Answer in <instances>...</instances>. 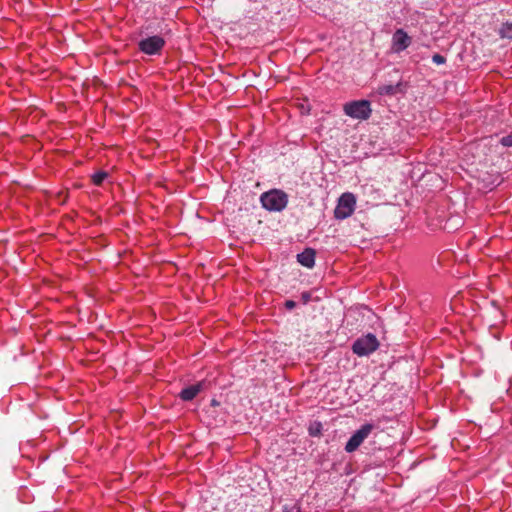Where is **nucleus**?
Masks as SVG:
<instances>
[{"label":"nucleus","mask_w":512,"mask_h":512,"mask_svg":"<svg viewBox=\"0 0 512 512\" xmlns=\"http://www.w3.org/2000/svg\"><path fill=\"white\" fill-rule=\"evenodd\" d=\"M345 115L357 120H367L372 113L371 103L368 100H354L344 104Z\"/></svg>","instance_id":"obj_2"},{"label":"nucleus","mask_w":512,"mask_h":512,"mask_svg":"<svg viewBox=\"0 0 512 512\" xmlns=\"http://www.w3.org/2000/svg\"><path fill=\"white\" fill-rule=\"evenodd\" d=\"M316 434H317V433H316V432H314V431L312 430V428H310V435L315 436Z\"/></svg>","instance_id":"obj_17"},{"label":"nucleus","mask_w":512,"mask_h":512,"mask_svg":"<svg viewBox=\"0 0 512 512\" xmlns=\"http://www.w3.org/2000/svg\"><path fill=\"white\" fill-rule=\"evenodd\" d=\"M379 347V342L374 334L368 333L365 336L358 338L352 345V351L358 356H368L376 351Z\"/></svg>","instance_id":"obj_3"},{"label":"nucleus","mask_w":512,"mask_h":512,"mask_svg":"<svg viewBox=\"0 0 512 512\" xmlns=\"http://www.w3.org/2000/svg\"><path fill=\"white\" fill-rule=\"evenodd\" d=\"M500 35L503 38L512 39V22L503 23L500 29Z\"/></svg>","instance_id":"obj_12"},{"label":"nucleus","mask_w":512,"mask_h":512,"mask_svg":"<svg viewBox=\"0 0 512 512\" xmlns=\"http://www.w3.org/2000/svg\"><path fill=\"white\" fill-rule=\"evenodd\" d=\"M296 306V303L292 300H287L285 302V307L289 310L293 309Z\"/></svg>","instance_id":"obj_15"},{"label":"nucleus","mask_w":512,"mask_h":512,"mask_svg":"<svg viewBox=\"0 0 512 512\" xmlns=\"http://www.w3.org/2000/svg\"><path fill=\"white\" fill-rule=\"evenodd\" d=\"M320 427H321V424H320V423H318L317 432H319V431H320Z\"/></svg>","instance_id":"obj_18"},{"label":"nucleus","mask_w":512,"mask_h":512,"mask_svg":"<svg viewBox=\"0 0 512 512\" xmlns=\"http://www.w3.org/2000/svg\"><path fill=\"white\" fill-rule=\"evenodd\" d=\"M164 45L165 40L159 35L149 36L138 43L139 50L147 55L159 54Z\"/></svg>","instance_id":"obj_6"},{"label":"nucleus","mask_w":512,"mask_h":512,"mask_svg":"<svg viewBox=\"0 0 512 512\" xmlns=\"http://www.w3.org/2000/svg\"><path fill=\"white\" fill-rule=\"evenodd\" d=\"M432 61L437 65H442L446 62V58L440 54H434L432 56Z\"/></svg>","instance_id":"obj_14"},{"label":"nucleus","mask_w":512,"mask_h":512,"mask_svg":"<svg viewBox=\"0 0 512 512\" xmlns=\"http://www.w3.org/2000/svg\"><path fill=\"white\" fill-rule=\"evenodd\" d=\"M297 261L306 268H313L315 265V251L311 248H306L297 255Z\"/></svg>","instance_id":"obj_8"},{"label":"nucleus","mask_w":512,"mask_h":512,"mask_svg":"<svg viewBox=\"0 0 512 512\" xmlns=\"http://www.w3.org/2000/svg\"><path fill=\"white\" fill-rule=\"evenodd\" d=\"M263 208L268 211L280 212L284 210L288 204V195L278 189H272L263 193L260 197Z\"/></svg>","instance_id":"obj_1"},{"label":"nucleus","mask_w":512,"mask_h":512,"mask_svg":"<svg viewBox=\"0 0 512 512\" xmlns=\"http://www.w3.org/2000/svg\"><path fill=\"white\" fill-rule=\"evenodd\" d=\"M302 300H303V303H307L309 300H310V294L305 292L302 294Z\"/></svg>","instance_id":"obj_16"},{"label":"nucleus","mask_w":512,"mask_h":512,"mask_svg":"<svg viewBox=\"0 0 512 512\" xmlns=\"http://www.w3.org/2000/svg\"><path fill=\"white\" fill-rule=\"evenodd\" d=\"M373 430L372 424H364L355 431L345 445V451L352 453L356 451Z\"/></svg>","instance_id":"obj_5"},{"label":"nucleus","mask_w":512,"mask_h":512,"mask_svg":"<svg viewBox=\"0 0 512 512\" xmlns=\"http://www.w3.org/2000/svg\"><path fill=\"white\" fill-rule=\"evenodd\" d=\"M401 84L398 83L396 85H383L379 87L378 92L381 95H393L396 94L400 90Z\"/></svg>","instance_id":"obj_10"},{"label":"nucleus","mask_w":512,"mask_h":512,"mask_svg":"<svg viewBox=\"0 0 512 512\" xmlns=\"http://www.w3.org/2000/svg\"><path fill=\"white\" fill-rule=\"evenodd\" d=\"M392 41L393 49L396 52H401L405 50L411 44V38L402 29L396 30V32L393 34Z\"/></svg>","instance_id":"obj_7"},{"label":"nucleus","mask_w":512,"mask_h":512,"mask_svg":"<svg viewBox=\"0 0 512 512\" xmlns=\"http://www.w3.org/2000/svg\"><path fill=\"white\" fill-rule=\"evenodd\" d=\"M500 143L505 147H512V134L502 137Z\"/></svg>","instance_id":"obj_13"},{"label":"nucleus","mask_w":512,"mask_h":512,"mask_svg":"<svg viewBox=\"0 0 512 512\" xmlns=\"http://www.w3.org/2000/svg\"><path fill=\"white\" fill-rule=\"evenodd\" d=\"M356 198L352 193H344L340 196L337 206L334 210L336 219H346L351 216L355 210Z\"/></svg>","instance_id":"obj_4"},{"label":"nucleus","mask_w":512,"mask_h":512,"mask_svg":"<svg viewBox=\"0 0 512 512\" xmlns=\"http://www.w3.org/2000/svg\"><path fill=\"white\" fill-rule=\"evenodd\" d=\"M108 176V173L105 171H97L92 175V182L93 184L100 186Z\"/></svg>","instance_id":"obj_11"},{"label":"nucleus","mask_w":512,"mask_h":512,"mask_svg":"<svg viewBox=\"0 0 512 512\" xmlns=\"http://www.w3.org/2000/svg\"><path fill=\"white\" fill-rule=\"evenodd\" d=\"M202 388H203V383H201V382L194 384V385H190V386L182 389V391L180 392V398L183 401H191L198 395V393L202 390Z\"/></svg>","instance_id":"obj_9"}]
</instances>
